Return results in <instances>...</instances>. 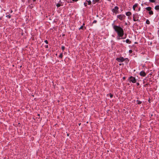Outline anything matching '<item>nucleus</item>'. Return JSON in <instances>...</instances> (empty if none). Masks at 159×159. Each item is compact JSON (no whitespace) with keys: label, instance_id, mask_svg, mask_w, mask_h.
<instances>
[{"label":"nucleus","instance_id":"nucleus-1","mask_svg":"<svg viewBox=\"0 0 159 159\" xmlns=\"http://www.w3.org/2000/svg\"><path fill=\"white\" fill-rule=\"evenodd\" d=\"M113 29L117 33L118 36L119 37H122L124 34V30L122 28L119 26L114 25Z\"/></svg>","mask_w":159,"mask_h":159},{"label":"nucleus","instance_id":"nucleus-2","mask_svg":"<svg viewBox=\"0 0 159 159\" xmlns=\"http://www.w3.org/2000/svg\"><path fill=\"white\" fill-rule=\"evenodd\" d=\"M139 16L138 13H136L133 15V20L134 21H139Z\"/></svg>","mask_w":159,"mask_h":159},{"label":"nucleus","instance_id":"nucleus-3","mask_svg":"<svg viewBox=\"0 0 159 159\" xmlns=\"http://www.w3.org/2000/svg\"><path fill=\"white\" fill-rule=\"evenodd\" d=\"M116 60L119 62H123L125 61V60H127V61H129V60L127 58L125 59L124 57H120L119 58H117Z\"/></svg>","mask_w":159,"mask_h":159},{"label":"nucleus","instance_id":"nucleus-4","mask_svg":"<svg viewBox=\"0 0 159 159\" xmlns=\"http://www.w3.org/2000/svg\"><path fill=\"white\" fill-rule=\"evenodd\" d=\"M129 80L130 82H132L133 83H135L136 82V79L133 76H131L129 78Z\"/></svg>","mask_w":159,"mask_h":159},{"label":"nucleus","instance_id":"nucleus-5","mask_svg":"<svg viewBox=\"0 0 159 159\" xmlns=\"http://www.w3.org/2000/svg\"><path fill=\"white\" fill-rule=\"evenodd\" d=\"M119 7L117 6H116L114 8L112 9V11L113 13H115L116 14L118 13Z\"/></svg>","mask_w":159,"mask_h":159},{"label":"nucleus","instance_id":"nucleus-6","mask_svg":"<svg viewBox=\"0 0 159 159\" xmlns=\"http://www.w3.org/2000/svg\"><path fill=\"white\" fill-rule=\"evenodd\" d=\"M125 17V16L123 14H120L117 16V18L121 20H122L124 19Z\"/></svg>","mask_w":159,"mask_h":159},{"label":"nucleus","instance_id":"nucleus-7","mask_svg":"<svg viewBox=\"0 0 159 159\" xmlns=\"http://www.w3.org/2000/svg\"><path fill=\"white\" fill-rule=\"evenodd\" d=\"M140 75L144 77L146 75V74L143 71H141L139 74Z\"/></svg>","mask_w":159,"mask_h":159},{"label":"nucleus","instance_id":"nucleus-8","mask_svg":"<svg viewBox=\"0 0 159 159\" xmlns=\"http://www.w3.org/2000/svg\"><path fill=\"white\" fill-rule=\"evenodd\" d=\"M138 5V3H135V4L133 7V10L135 11V8L136 7H137V6Z\"/></svg>","mask_w":159,"mask_h":159},{"label":"nucleus","instance_id":"nucleus-9","mask_svg":"<svg viewBox=\"0 0 159 159\" xmlns=\"http://www.w3.org/2000/svg\"><path fill=\"white\" fill-rule=\"evenodd\" d=\"M125 14L127 16H130L132 14V13L130 11H128V12H126Z\"/></svg>","mask_w":159,"mask_h":159},{"label":"nucleus","instance_id":"nucleus-10","mask_svg":"<svg viewBox=\"0 0 159 159\" xmlns=\"http://www.w3.org/2000/svg\"><path fill=\"white\" fill-rule=\"evenodd\" d=\"M146 9L149 11H151L152 8L151 7H148L146 8Z\"/></svg>","mask_w":159,"mask_h":159},{"label":"nucleus","instance_id":"nucleus-11","mask_svg":"<svg viewBox=\"0 0 159 159\" xmlns=\"http://www.w3.org/2000/svg\"><path fill=\"white\" fill-rule=\"evenodd\" d=\"M155 9L156 10H159V5H157L155 7Z\"/></svg>","mask_w":159,"mask_h":159},{"label":"nucleus","instance_id":"nucleus-12","mask_svg":"<svg viewBox=\"0 0 159 159\" xmlns=\"http://www.w3.org/2000/svg\"><path fill=\"white\" fill-rule=\"evenodd\" d=\"M126 42L127 43H131V41L129 39H127L126 40Z\"/></svg>","mask_w":159,"mask_h":159},{"label":"nucleus","instance_id":"nucleus-13","mask_svg":"<svg viewBox=\"0 0 159 159\" xmlns=\"http://www.w3.org/2000/svg\"><path fill=\"white\" fill-rule=\"evenodd\" d=\"M86 2H88V4L89 5H90L91 3V2L90 0H86Z\"/></svg>","mask_w":159,"mask_h":159},{"label":"nucleus","instance_id":"nucleus-14","mask_svg":"<svg viewBox=\"0 0 159 159\" xmlns=\"http://www.w3.org/2000/svg\"><path fill=\"white\" fill-rule=\"evenodd\" d=\"M149 14H150V15H153V12L152 11H149Z\"/></svg>","mask_w":159,"mask_h":159},{"label":"nucleus","instance_id":"nucleus-15","mask_svg":"<svg viewBox=\"0 0 159 159\" xmlns=\"http://www.w3.org/2000/svg\"><path fill=\"white\" fill-rule=\"evenodd\" d=\"M137 104H139L141 103L142 102L139 100H137L136 101Z\"/></svg>","mask_w":159,"mask_h":159},{"label":"nucleus","instance_id":"nucleus-16","mask_svg":"<svg viewBox=\"0 0 159 159\" xmlns=\"http://www.w3.org/2000/svg\"><path fill=\"white\" fill-rule=\"evenodd\" d=\"M100 0H93V2H94V3L95 2H98Z\"/></svg>","mask_w":159,"mask_h":159},{"label":"nucleus","instance_id":"nucleus-17","mask_svg":"<svg viewBox=\"0 0 159 159\" xmlns=\"http://www.w3.org/2000/svg\"><path fill=\"white\" fill-rule=\"evenodd\" d=\"M146 23L148 24H150V21L148 20H146Z\"/></svg>","mask_w":159,"mask_h":159},{"label":"nucleus","instance_id":"nucleus-18","mask_svg":"<svg viewBox=\"0 0 159 159\" xmlns=\"http://www.w3.org/2000/svg\"><path fill=\"white\" fill-rule=\"evenodd\" d=\"M62 57H63V54H62V53H61V54H60L59 56V57L62 58Z\"/></svg>","mask_w":159,"mask_h":159},{"label":"nucleus","instance_id":"nucleus-19","mask_svg":"<svg viewBox=\"0 0 159 159\" xmlns=\"http://www.w3.org/2000/svg\"><path fill=\"white\" fill-rule=\"evenodd\" d=\"M84 25V24H83V25L81 26L79 28V30L82 29L83 28V25Z\"/></svg>","mask_w":159,"mask_h":159},{"label":"nucleus","instance_id":"nucleus-20","mask_svg":"<svg viewBox=\"0 0 159 159\" xmlns=\"http://www.w3.org/2000/svg\"><path fill=\"white\" fill-rule=\"evenodd\" d=\"M149 1L151 2H155V0H149Z\"/></svg>","mask_w":159,"mask_h":159},{"label":"nucleus","instance_id":"nucleus-21","mask_svg":"<svg viewBox=\"0 0 159 159\" xmlns=\"http://www.w3.org/2000/svg\"><path fill=\"white\" fill-rule=\"evenodd\" d=\"M60 6H61V4H60V3H57V7H60Z\"/></svg>","mask_w":159,"mask_h":159},{"label":"nucleus","instance_id":"nucleus-22","mask_svg":"<svg viewBox=\"0 0 159 159\" xmlns=\"http://www.w3.org/2000/svg\"><path fill=\"white\" fill-rule=\"evenodd\" d=\"M6 17H7V18H10L11 17V15H7L6 16Z\"/></svg>","mask_w":159,"mask_h":159},{"label":"nucleus","instance_id":"nucleus-23","mask_svg":"<svg viewBox=\"0 0 159 159\" xmlns=\"http://www.w3.org/2000/svg\"><path fill=\"white\" fill-rule=\"evenodd\" d=\"M65 48L64 46H62L61 47V49H62V50H63V51L64 50Z\"/></svg>","mask_w":159,"mask_h":159},{"label":"nucleus","instance_id":"nucleus-24","mask_svg":"<svg viewBox=\"0 0 159 159\" xmlns=\"http://www.w3.org/2000/svg\"><path fill=\"white\" fill-rule=\"evenodd\" d=\"M84 6H87V2H85L84 3Z\"/></svg>","mask_w":159,"mask_h":159},{"label":"nucleus","instance_id":"nucleus-25","mask_svg":"<svg viewBox=\"0 0 159 159\" xmlns=\"http://www.w3.org/2000/svg\"><path fill=\"white\" fill-rule=\"evenodd\" d=\"M44 42L48 44V42L47 40H45L44 41Z\"/></svg>","mask_w":159,"mask_h":159},{"label":"nucleus","instance_id":"nucleus-26","mask_svg":"<svg viewBox=\"0 0 159 159\" xmlns=\"http://www.w3.org/2000/svg\"><path fill=\"white\" fill-rule=\"evenodd\" d=\"M110 97L111 98H112L113 97V95L111 94H110Z\"/></svg>","mask_w":159,"mask_h":159},{"label":"nucleus","instance_id":"nucleus-27","mask_svg":"<svg viewBox=\"0 0 159 159\" xmlns=\"http://www.w3.org/2000/svg\"><path fill=\"white\" fill-rule=\"evenodd\" d=\"M96 22H97V21L96 20H95L93 21V23H96Z\"/></svg>","mask_w":159,"mask_h":159},{"label":"nucleus","instance_id":"nucleus-28","mask_svg":"<svg viewBox=\"0 0 159 159\" xmlns=\"http://www.w3.org/2000/svg\"><path fill=\"white\" fill-rule=\"evenodd\" d=\"M132 51L131 50H130L129 51V52H130V53H132Z\"/></svg>","mask_w":159,"mask_h":159},{"label":"nucleus","instance_id":"nucleus-29","mask_svg":"<svg viewBox=\"0 0 159 159\" xmlns=\"http://www.w3.org/2000/svg\"><path fill=\"white\" fill-rule=\"evenodd\" d=\"M45 47L46 48H48V45H46V46H45Z\"/></svg>","mask_w":159,"mask_h":159},{"label":"nucleus","instance_id":"nucleus-30","mask_svg":"<svg viewBox=\"0 0 159 159\" xmlns=\"http://www.w3.org/2000/svg\"><path fill=\"white\" fill-rule=\"evenodd\" d=\"M72 1L74 2H77L78 1V0H72Z\"/></svg>","mask_w":159,"mask_h":159},{"label":"nucleus","instance_id":"nucleus-31","mask_svg":"<svg viewBox=\"0 0 159 159\" xmlns=\"http://www.w3.org/2000/svg\"><path fill=\"white\" fill-rule=\"evenodd\" d=\"M137 86H139V83H137L136 84Z\"/></svg>","mask_w":159,"mask_h":159},{"label":"nucleus","instance_id":"nucleus-32","mask_svg":"<svg viewBox=\"0 0 159 159\" xmlns=\"http://www.w3.org/2000/svg\"><path fill=\"white\" fill-rule=\"evenodd\" d=\"M148 84H146L145 85H144V86L146 87Z\"/></svg>","mask_w":159,"mask_h":159},{"label":"nucleus","instance_id":"nucleus-33","mask_svg":"<svg viewBox=\"0 0 159 159\" xmlns=\"http://www.w3.org/2000/svg\"><path fill=\"white\" fill-rule=\"evenodd\" d=\"M120 37H117V39L118 40H119V39H120Z\"/></svg>","mask_w":159,"mask_h":159},{"label":"nucleus","instance_id":"nucleus-34","mask_svg":"<svg viewBox=\"0 0 159 159\" xmlns=\"http://www.w3.org/2000/svg\"><path fill=\"white\" fill-rule=\"evenodd\" d=\"M145 83V81L144 80H143V84H144Z\"/></svg>","mask_w":159,"mask_h":159},{"label":"nucleus","instance_id":"nucleus-35","mask_svg":"<svg viewBox=\"0 0 159 159\" xmlns=\"http://www.w3.org/2000/svg\"><path fill=\"white\" fill-rule=\"evenodd\" d=\"M12 10H11V11H10V12L11 13H12Z\"/></svg>","mask_w":159,"mask_h":159},{"label":"nucleus","instance_id":"nucleus-36","mask_svg":"<svg viewBox=\"0 0 159 159\" xmlns=\"http://www.w3.org/2000/svg\"><path fill=\"white\" fill-rule=\"evenodd\" d=\"M140 10V7L139 8V11Z\"/></svg>","mask_w":159,"mask_h":159},{"label":"nucleus","instance_id":"nucleus-37","mask_svg":"<svg viewBox=\"0 0 159 159\" xmlns=\"http://www.w3.org/2000/svg\"><path fill=\"white\" fill-rule=\"evenodd\" d=\"M119 65H121V64H119Z\"/></svg>","mask_w":159,"mask_h":159},{"label":"nucleus","instance_id":"nucleus-38","mask_svg":"<svg viewBox=\"0 0 159 159\" xmlns=\"http://www.w3.org/2000/svg\"><path fill=\"white\" fill-rule=\"evenodd\" d=\"M38 116H39V114H38Z\"/></svg>","mask_w":159,"mask_h":159}]
</instances>
